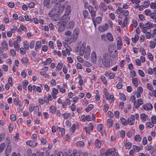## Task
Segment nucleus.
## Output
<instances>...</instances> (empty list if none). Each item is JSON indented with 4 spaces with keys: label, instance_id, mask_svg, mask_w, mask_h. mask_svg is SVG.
Here are the masks:
<instances>
[{
    "label": "nucleus",
    "instance_id": "20e7f679",
    "mask_svg": "<svg viewBox=\"0 0 156 156\" xmlns=\"http://www.w3.org/2000/svg\"><path fill=\"white\" fill-rule=\"evenodd\" d=\"M79 33L78 28H75L73 31V34L66 38V41L67 43L71 44L73 42H75L77 39Z\"/></svg>",
    "mask_w": 156,
    "mask_h": 156
},
{
    "label": "nucleus",
    "instance_id": "2f4dec72",
    "mask_svg": "<svg viewBox=\"0 0 156 156\" xmlns=\"http://www.w3.org/2000/svg\"><path fill=\"white\" fill-rule=\"evenodd\" d=\"M101 155L102 156H107V150L104 148H102L100 151Z\"/></svg>",
    "mask_w": 156,
    "mask_h": 156
},
{
    "label": "nucleus",
    "instance_id": "1a4fd4ad",
    "mask_svg": "<svg viewBox=\"0 0 156 156\" xmlns=\"http://www.w3.org/2000/svg\"><path fill=\"white\" fill-rule=\"evenodd\" d=\"M143 100L141 98L138 99L134 103V106L136 108H138L140 106L143 104Z\"/></svg>",
    "mask_w": 156,
    "mask_h": 156
},
{
    "label": "nucleus",
    "instance_id": "aec40b11",
    "mask_svg": "<svg viewBox=\"0 0 156 156\" xmlns=\"http://www.w3.org/2000/svg\"><path fill=\"white\" fill-rule=\"evenodd\" d=\"M139 82V80L136 77L133 78L132 79V83L135 87H138Z\"/></svg>",
    "mask_w": 156,
    "mask_h": 156
},
{
    "label": "nucleus",
    "instance_id": "4d7b16f0",
    "mask_svg": "<svg viewBox=\"0 0 156 156\" xmlns=\"http://www.w3.org/2000/svg\"><path fill=\"white\" fill-rule=\"evenodd\" d=\"M71 116V114L69 113H66L62 114V116L65 119H67Z\"/></svg>",
    "mask_w": 156,
    "mask_h": 156
},
{
    "label": "nucleus",
    "instance_id": "a18cd8bd",
    "mask_svg": "<svg viewBox=\"0 0 156 156\" xmlns=\"http://www.w3.org/2000/svg\"><path fill=\"white\" fill-rule=\"evenodd\" d=\"M153 147L152 146L151 144H147V146L145 147V149L146 151H152L151 149Z\"/></svg>",
    "mask_w": 156,
    "mask_h": 156
},
{
    "label": "nucleus",
    "instance_id": "9b49d317",
    "mask_svg": "<svg viewBox=\"0 0 156 156\" xmlns=\"http://www.w3.org/2000/svg\"><path fill=\"white\" fill-rule=\"evenodd\" d=\"M135 120V117L134 115L132 114L130 115L129 117L127 119L128 123L130 125H133L134 124V122Z\"/></svg>",
    "mask_w": 156,
    "mask_h": 156
},
{
    "label": "nucleus",
    "instance_id": "a878e982",
    "mask_svg": "<svg viewBox=\"0 0 156 156\" xmlns=\"http://www.w3.org/2000/svg\"><path fill=\"white\" fill-rule=\"evenodd\" d=\"M91 60L93 62L96 61L97 60V55L95 51H92L91 55Z\"/></svg>",
    "mask_w": 156,
    "mask_h": 156
},
{
    "label": "nucleus",
    "instance_id": "6e6552de",
    "mask_svg": "<svg viewBox=\"0 0 156 156\" xmlns=\"http://www.w3.org/2000/svg\"><path fill=\"white\" fill-rule=\"evenodd\" d=\"M143 108L146 111L151 110L153 109V107L152 104L149 102L143 105L142 106Z\"/></svg>",
    "mask_w": 156,
    "mask_h": 156
},
{
    "label": "nucleus",
    "instance_id": "58836bf2",
    "mask_svg": "<svg viewBox=\"0 0 156 156\" xmlns=\"http://www.w3.org/2000/svg\"><path fill=\"white\" fill-rule=\"evenodd\" d=\"M113 124V120L111 119H108L107 120V125L109 128L112 126Z\"/></svg>",
    "mask_w": 156,
    "mask_h": 156
},
{
    "label": "nucleus",
    "instance_id": "3c124183",
    "mask_svg": "<svg viewBox=\"0 0 156 156\" xmlns=\"http://www.w3.org/2000/svg\"><path fill=\"white\" fill-rule=\"evenodd\" d=\"M135 140L137 142H140L142 139V137L140 135H136L134 137Z\"/></svg>",
    "mask_w": 156,
    "mask_h": 156
},
{
    "label": "nucleus",
    "instance_id": "7ed1b4c3",
    "mask_svg": "<svg viewBox=\"0 0 156 156\" xmlns=\"http://www.w3.org/2000/svg\"><path fill=\"white\" fill-rule=\"evenodd\" d=\"M101 59L102 63L105 67L108 68L110 67L112 58L108 53H104L101 57Z\"/></svg>",
    "mask_w": 156,
    "mask_h": 156
},
{
    "label": "nucleus",
    "instance_id": "79ce46f5",
    "mask_svg": "<svg viewBox=\"0 0 156 156\" xmlns=\"http://www.w3.org/2000/svg\"><path fill=\"white\" fill-rule=\"evenodd\" d=\"M13 46L16 51H19L20 48V45L16 41H14V44Z\"/></svg>",
    "mask_w": 156,
    "mask_h": 156
},
{
    "label": "nucleus",
    "instance_id": "ea45409f",
    "mask_svg": "<svg viewBox=\"0 0 156 156\" xmlns=\"http://www.w3.org/2000/svg\"><path fill=\"white\" fill-rule=\"evenodd\" d=\"M23 48L26 50H28L29 49V43L27 41H25L23 42Z\"/></svg>",
    "mask_w": 156,
    "mask_h": 156
},
{
    "label": "nucleus",
    "instance_id": "473e14b6",
    "mask_svg": "<svg viewBox=\"0 0 156 156\" xmlns=\"http://www.w3.org/2000/svg\"><path fill=\"white\" fill-rule=\"evenodd\" d=\"M139 39V37L137 34H135L134 35V37L132 38V41L134 43H136L137 41Z\"/></svg>",
    "mask_w": 156,
    "mask_h": 156
},
{
    "label": "nucleus",
    "instance_id": "f3484780",
    "mask_svg": "<svg viewBox=\"0 0 156 156\" xmlns=\"http://www.w3.org/2000/svg\"><path fill=\"white\" fill-rule=\"evenodd\" d=\"M33 92H35L36 91L41 93L42 92V90L40 87L37 86L35 85H34L33 86Z\"/></svg>",
    "mask_w": 156,
    "mask_h": 156
},
{
    "label": "nucleus",
    "instance_id": "680f3d73",
    "mask_svg": "<svg viewBox=\"0 0 156 156\" xmlns=\"http://www.w3.org/2000/svg\"><path fill=\"white\" fill-rule=\"evenodd\" d=\"M128 19L126 18V17H125L124 19L123 23L122 24V27L123 28H124L127 25V22H128Z\"/></svg>",
    "mask_w": 156,
    "mask_h": 156
},
{
    "label": "nucleus",
    "instance_id": "72a5a7b5",
    "mask_svg": "<svg viewBox=\"0 0 156 156\" xmlns=\"http://www.w3.org/2000/svg\"><path fill=\"white\" fill-rule=\"evenodd\" d=\"M154 126V124L151 122H147L146 123V127L147 128H152Z\"/></svg>",
    "mask_w": 156,
    "mask_h": 156
},
{
    "label": "nucleus",
    "instance_id": "4c0bfd02",
    "mask_svg": "<svg viewBox=\"0 0 156 156\" xmlns=\"http://www.w3.org/2000/svg\"><path fill=\"white\" fill-rule=\"evenodd\" d=\"M76 146L79 147H84L85 144L82 141H79L76 143Z\"/></svg>",
    "mask_w": 156,
    "mask_h": 156
},
{
    "label": "nucleus",
    "instance_id": "13d9d810",
    "mask_svg": "<svg viewBox=\"0 0 156 156\" xmlns=\"http://www.w3.org/2000/svg\"><path fill=\"white\" fill-rule=\"evenodd\" d=\"M62 66V63L59 62L57 66L56 67L57 70L58 71L61 70Z\"/></svg>",
    "mask_w": 156,
    "mask_h": 156
},
{
    "label": "nucleus",
    "instance_id": "603ef678",
    "mask_svg": "<svg viewBox=\"0 0 156 156\" xmlns=\"http://www.w3.org/2000/svg\"><path fill=\"white\" fill-rule=\"evenodd\" d=\"M155 12L154 13H151L150 15V16L151 18L153 19H154V21L155 23H156V15Z\"/></svg>",
    "mask_w": 156,
    "mask_h": 156
},
{
    "label": "nucleus",
    "instance_id": "cd10ccee",
    "mask_svg": "<svg viewBox=\"0 0 156 156\" xmlns=\"http://www.w3.org/2000/svg\"><path fill=\"white\" fill-rule=\"evenodd\" d=\"M11 147L9 148V147H7L5 151V156H9L11 153Z\"/></svg>",
    "mask_w": 156,
    "mask_h": 156
},
{
    "label": "nucleus",
    "instance_id": "bb28decb",
    "mask_svg": "<svg viewBox=\"0 0 156 156\" xmlns=\"http://www.w3.org/2000/svg\"><path fill=\"white\" fill-rule=\"evenodd\" d=\"M106 37L110 41L112 42L114 41V38L111 33H107L106 34Z\"/></svg>",
    "mask_w": 156,
    "mask_h": 156
},
{
    "label": "nucleus",
    "instance_id": "c9c22d12",
    "mask_svg": "<svg viewBox=\"0 0 156 156\" xmlns=\"http://www.w3.org/2000/svg\"><path fill=\"white\" fill-rule=\"evenodd\" d=\"M74 25V22L73 21H70L69 23L67 25V28L69 29H72L73 28Z\"/></svg>",
    "mask_w": 156,
    "mask_h": 156
},
{
    "label": "nucleus",
    "instance_id": "f704fd0d",
    "mask_svg": "<svg viewBox=\"0 0 156 156\" xmlns=\"http://www.w3.org/2000/svg\"><path fill=\"white\" fill-rule=\"evenodd\" d=\"M56 110V107L54 105L51 106L49 108V111L52 114L55 113Z\"/></svg>",
    "mask_w": 156,
    "mask_h": 156
},
{
    "label": "nucleus",
    "instance_id": "423d86ee",
    "mask_svg": "<svg viewBox=\"0 0 156 156\" xmlns=\"http://www.w3.org/2000/svg\"><path fill=\"white\" fill-rule=\"evenodd\" d=\"M49 16L51 18V20L53 21H57L59 18L58 14H54L53 11H50L48 14Z\"/></svg>",
    "mask_w": 156,
    "mask_h": 156
},
{
    "label": "nucleus",
    "instance_id": "2eb2a0df",
    "mask_svg": "<svg viewBox=\"0 0 156 156\" xmlns=\"http://www.w3.org/2000/svg\"><path fill=\"white\" fill-rule=\"evenodd\" d=\"M94 143L95 147L96 148L98 149L101 148V142L100 140L97 139L95 140Z\"/></svg>",
    "mask_w": 156,
    "mask_h": 156
},
{
    "label": "nucleus",
    "instance_id": "49530a36",
    "mask_svg": "<svg viewBox=\"0 0 156 156\" xmlns=\"http://www.w3.org/2000/svg\"><path fill=\"white\" fill-rule=\"evenodd\" d=\"M2 45L3 48L8 49L7 42L5 41H3L2 42Z\"/></svg>",
    "mask_w": 156,
    "mask_h": 156
},
{
    "label": "nucleus",
    "instance_id": "8fccbe9b",
    "mask_svg": "<svg viewBox=\"0 0 156 156\" xmlns=\"http://www.w3.org/2000/svg\"><path fill=\"white\" fill-rule=\"evenodd\" d=\"M94 105L92 104H90L86 108L85 111L87 112H89L93 108Z\"/></svg>",
    "mask_w": 156,
    "mask_h": 156
},
{
    "label": "nucleus",
    "instance_id": "412c9836",
    "mask_svg": "<svg viewBox=\"0 0 156 156\" xmlns=\"http://www.w3.org/2000/svg\"><path fill=\"white\" fill-rule=\"evenodd\" d=\"M42 46V43L41 41H38L36 43V45L34 48L36 51H38V49L40 48Z\"/></svg>",
    "mask_w": 156,
    "mask_h": 156
},
{
    "label": "nucleus",
    "instance_id": "e433bc0d",
    "mask_svg": "<svg viewBox=\"0 0 156 156\" xmlns=\"http://www.w3.org/2000/svg\"><path fill=\"white\" fill-rule=\"evenodd\" d=\"M120 122L124 126H126L128 124L126 119L123 117L120 118Z\"/></svg>",
    "mask_w": 156,
    "mask_h": 156
},
{
    "label": "nucleus",
    "instance_id": "ddd939ff",
    "mask_svg": "<svg viewBox=\"0 0 156 156\" xmlns=\"http://www.w3.org/2000/svg\"><path fill=\"white\" fill-rule=\"evenodd\" d=\"M51 0H44L43 5L44 7H46L47 8L50 9L52 7L50 3Z\"/></svg>",
    "mask_w": 156,
    "mask_h": 156
},
{
    "label": "nucleus",
    "instance_id": "69168bd1",
    "mask_svg": "<svg viewBox=\"0 0 156 156\" xmlns=\"http://www.w3.org/2000/svg\"><path fill=\"white\" fill-rule=\"evenodd\" d=\"M103 107V110L105 112H107L109 108L108 104L105 103Z\"/></svg>",
    "mask_w": 156,
    "mask_h": 156
},
{
    "label": "nucleus",
    "instance_id": "338daca9",
    "mask_svg": "<svg viewBox=\"0 0 156 156\" xmlns=\"http://www.w3.org/2000/svg\"><path fill=\"white\" fill-rule=\"evenodd\" d=\"M151 156H156V148L150 151Z\"/></svg>",
    "mask_w": 156,
    "mask_h": 156
},
{
    "label": "nucleus",
    "instance_id": "864d4df0",
    "mask_svg": "<svg viewBox=\"0 0 156 156\" xmlns=\"http://www.w3.org/2000/svg\"><path fill=\"white\" fill-rule=\"evenodd\" d=\"M146 28L148 29H150L152 27V23L151 22H148L147 23L145 24Z\"/></svg>",
    "mask_w": 156,
    "mask_h": 156
},
{
    "label": "nucleus",
    "instance_id": "0e129e2a",
    "mask_svg": "<svg viewBox=\"0 0 156 156\" xmlns=\"http://www.w3.org/2000/svg\"><path fill=\"white\" fill-rule=\"evenodd\" d=\"M10 120L12 121H15L16 119V116L14 114L11 115L10 116Z\"/></svg>",
    "mask_w": 156,
    "mask_h": 156
},
{
    "label": "nucleus",
    "instance_id": "4468645a",
    "mask_svg": "<svg viewBox=\"0 0 156 156\" xmlns=\"http://www.w3.org/2000/svg\"><path fill=\"white\" fill-rule=\"evenodd\" d=\"M122 39L120 38L118 39L117 42V49L119 50H120L122 48Z\"/></svg>",
    "mask_w": 156,
    "mask_h": 156
},
{
    "label": "nucleus",
    "instance_id": "37998d69",
    "mask_svg": "<svg viewBox=\"0 0 156 156\" xmlns=\"http://www.w3.org/2000/svg\"><path fill=\"white\" fill-rule=\"evenodd\" d=\"M5 146V144L4 143H2L0 144V153L3 151Z\"/></svg>",
    "mask_w": 156,
    "mask_h": 156
},
{
    "label": "nucleus",
    "instance_id": "393cba45",
    "mask_svg": "<svg viewBox=\"0 0 156 156\" xmlns=\"http://www.w3.org/2000/svg\"><path fill=\"white\" fill-rule=\"evenodd\" d=\"M105 96L106 100H108L111 99L112 102H113L114 101V98L112 95H109V93H108L106 94V95H105Z\"/></svg>",
    "mask_w": 156,
    "mask_h": 156
},
{
    "label": "nucleus",
    "instance_id": "f8f14e48",
    "mask_svg": "<svg viewBox=\"0 0 156 156\" xmlns=\"http://www.w3.org/2000/svg\"><path fill=\"white\" fill-rule=\"evenodd\" d=\"M71 102L69 98H67L66 99L65 101L62 102V106L63 108L66 109L67 105H69L70 104Z\"/></svg>",
    "mask_w": 156,
    "mask_h": 156
},
{
    "label": "nucleus",
    "instance_id": "dca6fc26",
    "mask_svg": "<svg viewBox=\"0 0 156 156\" xmlns=\"http://www.w3.org/2000/svg\"><path fill=\"white\" fill-rule=\"evenodd\" d=\"M116 150L115 148H108L107 150V156H110L115 152Z\"/></svg>",
    "mask_w": 156,
    "mask_h": 156
},
{
    "label": "nucleus",
    "instance_id": "5fc2aeb1",
    "mask_svg": "<svg viewBox=\"0 0 156 156\" xmlns=\"http://www.w3.org/2000/svg\"><path fill=\"white\" fill-rule=\"evenodd\" d=\"M65 28V26L64 24H63L62 25H61L58 28V30L59 32H62L64 31Z\"/></svg>",
    "mask_w": 156,
    "mask_h": 156
},
{
    "label": "nucleus",
    "instance_id": "39448f33",
    "mask_svg": "<svg viewBox=\"0 0 156 156\" xmlns=\"http://www.w3.org/2000/svg\"><path fill=\"white\" fill-rule=\"evenodd\" d=\"M71 12V6L69 5H67L65 13L60 18L62 22H63L65 21L66 22L67 20H69L70 18L68 16V15L70 14Z\"/></svg>",
    "mask_w": 156,
    "mask_h": 156
},
{
    "label": "nucleus",
    "instance_id": "c756f323",
    "mask_svg": "<svg viewBox=\"0 0 156 156\" xmlns=\"http://www.w3.org/2000/svg\"><path fill=\"white\" fill-rule=\"evenodd\" d=\"M148 117V115H146L144 113L142 114L140 116V118L141 121L144 122L146 121L147 117Z\"/></svg>",
    "mask_w": 156,
    "mask_h": 156
},
{
    "label": "nucleus",
    "instance_id": "052dcab7",
    "mask_svg": "<svg viewBox=\"0 0 156 156\" xmlns=\"http://www.w3.org/2000/svg\"><path fill=\"white\" fill-rule=\"evenodd\" d=\"M109 79H114L115 76V73L113 72L109 73Z\"/></svg>",
    "mask_w": 156,
    "mask_h": 156
},
{
    "label": "nucleus",
    "instance_id": "5701e85b",
    "mask_svg": "<svg viewBox=\"0 0 156 156\" xmlns=\"http://www.w3.org/2000/svg\"><path fill=\"white\" fill-rule=\"evenodd\" d=\"M83 15L85 19H90V17L88 11L87 10H84L83 11Z\"/></svg>",
    "mask_w": 156,
    "mask_h": 156
},
{
    "label": "nucleus",
    "instance_id": "a211bd4d",
    "mask_svg": "<svg viewBox=\"0 0 156 156\" xmlns=\"http://www.w3.org/2000/svg\"><path fill=\"white\" fill-rule=\"evenodd\" d=\"M108 29V27L107 25H101L98 27V30L100 32H103L106 31Z\"/></svg>",
    "mask_w": 156,
    "mask_h": 156
},
{
    "label": "nucleus",
    "instance_id": "de8ad7c7",
    "mask_svg": "<svg viewBox=\"0 0 156 156\" xmlns=\"http://www.w3.org/2000/svg\"><path fill=\"white\" fill-rule=\"evenodd\" d=\"M113 45L111 44L108 45V51L109 53L111 54L112 53L113 49Z\"/></svg>",
    "mask_w": 156,
    "mask_h": 156
},
{
    "label": "nucleus",
    "instance_id": "4be33fe9",
    "mask_svg": "<svg viewBox=\"0 0 156 156\" xmlns=\"http://www.w3.org/2000/svg\"><path fill=\"white\" fill-rule=\"evenodd\" d=\"M22 64L24 65H27L29 63V59L27 57H23L21 59Z\"/></svg>",
    "mask_w": 156,
    "mask_h": 156
},
{
    "label": "nucleus",
    "instance_id": "774afa93",
    "mask_svg": "<svg viewBox=\"0 0 156 156\" xmlns=\"http://www.w3.org/2000/svg\"><path fill=\"white\" fill-rule=\"evenodd\" d=\"M151 122L154 124H156V116L155 115L152 116L151 118Z\"/></svg>",
    "mask_w": 156,
    "mask_h": 156
},
{
    "label": "nucleus",
    "instance_id": "7c9ffc66",
    "mask_svg": "<svg viewBox=\"0 0 156 156\" xmlns=\"http://www.w3.org/2000/svg\"><path fill=\"white\" fill-rule=\"evenodd\" d=\"M150 7L151 9H155L154 12L156 14V2H151L150 4Z\"/></svg>",
    "mask_w": 156,
    "mask_h": 156
},
{
    "label": "nucleus",
    "instance_id": "9d476101",
    "mask_svg": "<svg viewBox=\"0 0 156 156\" xmlns=\"http://www.w3.org/2000/svg\"><path fill=\"white\" fill-rule=\"evenodd\" d=\"M26 144L27 146H30L32 147H34L37 146L38 144L37 142L35 140H28L26 142Z\"/></svg>",
    "mask_w": 156,
    "mask_h": 156
},
{
    "label": "nucleus",
    "instance_id": "e2e57ef3",
    "mask_svg": "<svg viewBox=\"0 0 156 156\" xmlns=\"http://www.w3.org/2000/svg\"><path fill=\"white\" fill-rule=\"evenodd\" d=\"M19 50H20V53L22 55H24L26 53V50L23 48L21 47L20 48Z\"/></svg>",
    "mask_w": 156,
    "mask_h": 156
},
{
    "label": "nucleus",
    "instance_id": "b1692460",
    "mask_svg": "<svg viewBox=\"0 0 156 156\" xmlns=\"http://www.w3.org/2000/svg\"><path fill=\"white\" fill-rule=\"evenodd\" d=\"M27 30V28L22 25H21L20 27L17 28V31L19 33H21L22 31L26 32Z\"/></svg>",
    "mask_w": 156,
    "mask_h": 156
},
{
    "label": "nucleus",
    "instance_id": "c03bdc74",
    "mask_svg": "<svg viewBox=\"0 0 156 156\" xmlns=\"http://www.w3.org/2000/svg\"><path fill=\"white\" fill-rule=\"evenodd\" d=\"M100 5L102 10L104 12H105L107 9L106 5L103 2H101Z\"/></svg>",
    "mask_w": 156,
    "mask_h": 156
},
{
    "label": "nucleus",
    "instance_id": "6e6d98bb",
    "mask_svg": "<svg viewBox=\"0 0 156 156\" xmlns=\"http://www.w3.org/2000/svg\"><path fill=\"white\" fill-rule=\"evenodd\" d=\"M103 128V125L102 124H99L97 126V130L99 132L101 131Z\"/></svg>",
    "mask_w": 156,
    "mask_h": 156
},
{
    "label": "nucleus",
    "instance_id": "0eeeda50",
    "mask_svg": "<svg viewBox=\"0 0 156 156\" xmlns=\"http://www.w3.org/2000/svg\"><path fill=\"white\" fill-rule=\"evenodd\" d=\"M39 110V108L37 105L34 106L33 105L31 104L30 105L29 111L30 113H31L33 111L34 113L36 114Z\"/></svg>",
    "mask_w": 156,
    "mask_h": 156
},
{
    "label": "nucleus",
    "instance_id": "bf43d9fd",
    "mask_svg": "<svg viewBox=\"0 0 156 156\" xmlns=\"http://www.w3.org/2000/svg\"><path fill=\"white\" fill-rule=\"evenodd\" d=\"M101 80L103 82L104 84L105 85L107 84V80L105 77L103 75H101L100 76Z\"/></svg>",
    "mask_w": 156,
    "mask_h": 156
},
{
    "label": "nucleus",
    "instance_id": "f03ea898",
    "mask_svg": "<svg viewBox=\"0 0 156 156\" xmlns=\"http://www.w3.org/2000/svg\"><path fill=\"white\" fill-rule=\"evenodd\" d=\"M89 11L91 15L92 20L94 23V27L96 28L97 24H100L101 22L102 18L98 16L95 19L96 12L94 10L93 7L91 5H89L88 7Z\"/></svg>",
    "mask_w": 156,
    "mask_h": 156
},
{
    "label": "nucleus",
    "instance_id": "6ab92c4d",
    "mask_svg": "<svg viewBox=\"0 0 156 156\" xmlns=\"http://www.w3.org/2000/svg\"><path fill=\"white\" fill-rule=\"evenodd\" d=\"M52 62V60L50 58H48L45 61H42L41 64L43 66H46Z\"/></svg>",
    "mask_w": 156,
    "mask_h": 156
},
{
    "label": "nucleus",
    "instance_id": "c85d7f7f",
    "mask_svg": "<svg viewBox=\"0 0 156 156\" xmlns=\"http://www.w3.org/2000/svg\"><path fill=\"white\" fill-rule=\"evenodd\" d=\"M64 6L63 5H59L58 8V14L62 13L64 9Z\"/></svg>",
    "mask_w": 156,
    "mask_h": 156
},
{
    "label": "nucleus",
    "instance_id": "09e8293b",
    "mask_svg": "<svg viewBox=\"0 0 156 156\" xmlns=\"http://www.w3.org/2000/svg\"><path fill=\"white\" fill-rule=\"evenodd\" d=\"M123 10L122 8L119 7V8L116 9L115 13L117 14H120L122 13Z\"/></svg>",
    "mask_w": 156,
    "mask_h": 156
},
{
    "label": "nucleus",
    "instance_id": "f257e3e1",
    "mask_svg": "<svg viewBox=\"0 0 156 156\" xmlns=\"http://www.w3.org/2000/svg\"><path fill=\"white\" fill-rule=\"evenodd\" d=\"M86 46V42H83L80 46L79 54L80 56L84 55L86 59H87L90 57V48L89 46Z\"/></svg>",
    "mask_w": 156,
    "mask_h": 156
},
{
    "label": "nucleus",
    "instance_id": "a19ab883",
    "mask_svg": "<svg viewBox=\"0 0 156 156\" xmlns=\"http://www.w3.org/2000/svg\"><path fill=\"white\" fill-rule=\"evenodd\" d=\"M122 14L125 16V17H126L127 19H129V12L128 10H123L122 12Z\"/></svg>",
    "mask_w": 156,
    "mask_h": 156
}]
</instances>
